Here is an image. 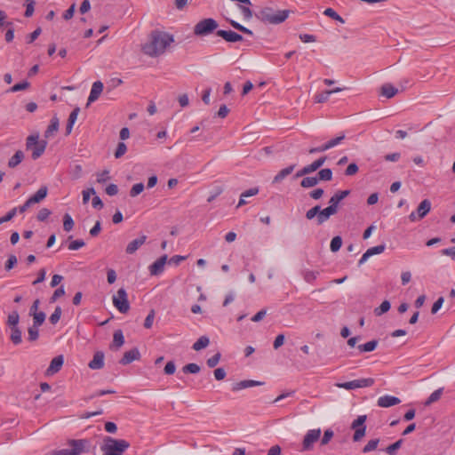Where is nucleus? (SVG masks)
I'll return each mask as SVG.
<instances>
[{
  "label": "nucleus",
  "mask_w": 455,
  "mask_h": 455,
  "mask_svg": "<svg viewBox=\"0 0 455 455\" xmlns=\"http://www.w3.org/2000/svg\"><path fill=\"white\" fill-rule=\"evenodd\" d=\"M320 428L308 430L302 443L303 451L311 450L313 448V444L320 438Z\"/></svg>",
  "instance_id": "10"
},
{
  "label": "nucleus",
  "mask_w": 455,
  "mask_h": 455,
  "mask_svg": "<svg viewBox=\"0 0 455 455\" xmlns=\"http://www.w3.org/2000/svg\"><path fill=\"white\" fill-rule=\"evenodd\" d=\"M146 239H147L146 235H141L140 238H137V239L132 241L131 243H129L126 247V250H125L126 253H128V254L134 253L139 249V247H140L142 244H144V243L146 242Z\"/></svg>",
  "instance_id": "21"
},
{
  "label": "nucleus",
  "mask_w": 455,
  "mask_h": 455,
  "mask_svg": "<svg viewBox=\"0 0 455 455\" xmlns=\"http://www.w3.org/2000/svg\"><path fill=\"white\" fill-rule=\"evenodd\" d=\"M140 354L138 348L134 347L129 351H126L120 360V363L126 365L133 362L134 360L140 359Z\"/></svg>",
  "instance_id": "16"
},
{
  "label": "nucleus",
  "mask_w": 455,
  "mask_h": 455,
  "mask_svg": "<svg viewBox=\"0 0 455 455\" xmlns=\"http://www.w3.org/2000/svg\"><path fill=\"white\" fill-rule=\"evenodd\" d=\"M345 139V135L342 134L341 136H339L337 138H334L331 140H329L327 143L324 144V148L328 149L335 147L336 145L339 144L343 140Z\"/></svg>",
  "instance_id": "45"
},
{
  "label": "nucleus",
  "mask_w": 455,
  "mask_h": 455,
  "mask_svg": "<svg viewBox=\"0 0 455 455\" xmlns=\"http://www.w3.org/2000/svg\"><path fill=\"white\" fill-rule=\"evenodd\" d=\"M103 91V84L100 81H96L92 84L91 92L88 98V103L95 101Z\"/></svg>",
  "instance_id": "18"
},
{
  "label": "nucleus",
  "mask_w": 455,
  "mask_h": 455,
  "mask_svg": "<svg viewBox=\"0 0 455 455\" xmlns=\"http://www.w3.org/2000/svg\"><path fill=\"white\" fill-rule=\"evenodd\" d=\"M129 447L130 443L126 440L106 436L100 449L104 455H123Z\"/></svg>",
  "instance_id": "3"
},
{
  "label": "nucleus",
  "mask_w": 455,
  "mask_h": 455,
  "mask_svg": "<svg viewBox=\"0 0 455 455\" xmlns=\"http://www.w3.org/2000/svg\"><path fill=\"white\" fill-rule=\"evenodd\" d=\"M16 263H17L16 256L15 255L9 256V258L5 263V270L6 271L11 270L15 266Z\"/></svg>",
  "instance_id": "62"
},
{
  "label": "nucleus",
  "mask_w": 455,
  "mask_h": 455,
  "mask_svg": "<svg viewBox=\"0 0 455 455\" xmlns=\"http://www.w3.org/2000/svg\"><path fill=\"white\" fill-rule=\"evenodd\" d=\"M357 172H358L357 164L355 163H352L347 167V169L345 171V174L347 176H352V175L355 174Z\"/></svg>",
  "instance_id": "60"
},
{
  "label": "nucleus",
  "mask_w": 455,
  "mask_h": 455,
  "mask_svg": "<svg viewBox=\"0 0 455 455\" xmlns=\"http://www.w3.org/2000/svg\"><path fill=\"white\" fill-rule=\"evenodd\" d=\"M108 174H109V172L107 170H105L102 172L99 173L97 175V182H99V183H105L107 180H109Z\"/></svg>",
  "instance_id": "64"
},
{
  "label": "nucleus",
  "mask_w": 455,
  "mask_h": 455,
  "mask_svg": "<svg viewBox=\"0 0 455 455\" xmlns=\"http://www.w3.org/2000/svg\"><path fill=\"white\" fill-rule=\"evenodd\" d=\"M443 388L441 387V388H438L436 389L435 391H434L430 395L429 397L426 400V402L424 403L425 406H429L431 405L432 403L437 402L442 395H443Z\"/></svg>",
  "instance_id": "28"
},
{
  "label": "nucleus",
  "mask_w": 455,
  "mask_h": 455,
  "mask_svg": "<svg viewBox=\"0 0 455 455\" xmlns=\"http://www.w3.org/2000/svg\"><path fill=\"white\" fill-rule=\"evenodd\" d=\"M294 165H290L282 171H280L274 178V182L277 183L280 182L283 179H284L286 176L291 174L294 169Z\"/></svg>",
  "instance_id": "29"
},
{
  "label": "nucleus",
  "mask_w": 455,
  "mask_h": 455,
  "mask_svg": "<svg viewBox=\"0 0 455 455\" xmlns=\"http://www.w3.org/2000/svg\"><path fill=\"white\" fill-rule=\"evenodd\" d=\"M144 189L143 183H137L132 186V188L130 190V196H136L139 194H140Z\"/></svg>",
  "instance_id": "51"
},
{
  "label": "nucleus",
  "mask_w": 455,
  "mask_h": 455,
  "mask_svg": "<svg viewBox=\"0 0 455 455\" xmlns=\"http://www.w3.org/2000/svg\"><path fill=\"white\" fill-rule=\"evenodd\" d=\"M172 41V37L167 34L154 31L151 34V40L142 46V51L148 56L156 57L164 53Z\"/></svg>",
  "instance_id": "1"
},
{
  "label": "nucleus",
  "mask_w": 455,
  "mask_h": 455,
  "mask_svg": "<svg viewBox=\"0 0 455 455\" xmlns=\"http://www.w3.org/2000/svg\"><path fill=\"white\" fill-rule=\"evenodd\" d=\"M379 443V439L378 438L370 440L368 443L363 447V452L367 453L371 451H374L375 449H377Z\"/></svg>",
  "instance_id": "39"
},
{
  "label": "nucleus",
  "mask_w": 455,
  "mask_h": 455,
  "mask_svg": "<svg viewBox=\"0 0 455 455\" xmlns=\"http://www.w3.org/2000/svg\"><path fill=\"white\" fill-rule=\"evenodd\" d=\"M126 150H127V147H126L125 143L119 142L117 145L116 150L115 152V157L116 158L122 157L125 154Z\"/></svg>",
  "instance_id": "48"
},
{
  "label": "nucleus",
  "mask_w": 455,
  "mask_h": 455,
  "mask_svg": "<svg viewBox=\"0 0 455 455\" xmlns=\"http://www.w3.org/2000/svg\"><path fill=\"white\" fill-rule=\"evenodd\" d=\"M154 317H155V311L152 309L145 319V322H144L145 328H147V329L151 328V326L153 324Z\"/></svg>",
  "instance_id": "58"
},
{
  "label": "nucleus",
  "mask_w": 455,
  "mask_h": 455,
  "mask_svg": "<svg viewBox=\"0 0 455 455\" xmlns=\"http://www.w3.org/2000/svg\"><path fill=\"white\" fill-rule=\"evenodd\" d=\"M289 10L275 11L272 7H262L255 16L265 24H280L289 16Z\"/></svg>",
  "instance_id": "2"
},
{
  "label": "nucleus",
  "mask_w": 455,
  "mask_h": 455,
  "mask_svg": "<svg viewBox=\"0 0 455 455\" xmlns=\"http://www.w3.org/2000/svg\"><path fill=\"white\" fill-rule=\"evenodd\" d=\"M366 419V415H360L353 421L351 427L355 429V434L353 436L354 442L360 441L365 435L366 426L364 423Z\"/></svg>",
  "instance_id": "7"
},
{
  "label": "nucleus",
  "mask_w": 455,
  "mask_h": 455,
  "mask_svg": "<svg viewBox=\"0 0 455 455\" xmlns=\"http://www.w3.org/2000/svg\"><path fill=\"white\" fill-rule=\"evenodd\" d=\"M430 208H431V203L427 199L423 200L419 204V205L418 206V209H417V213L419 215V219L424 218L429 212Z\"/></svg>",
  "instance_id": "22"
},
{
  "label": "nucleus",
  "mask_w": 455,
  "mask_h": 455,
  "mask_svg": "<svg viewBox=\"0 0 455 455\" xmlns=\"http://www.w3.org/2000/svg\"><path fill=\"white\" fill-rule=\"evenodd\" d=\"M124 343V338L121 330H117L114 332L112 348L118 349Z\"/></svg>",
  "instance_id": "24"
},
{
  "label": "nucleus",
  "mask_w": 455,
  "mask_h": 455,
  "mask_svg": "<svg viewBox=\"0 0 455 455\" xmlns=\"http://www.w3.org/2000/svg\"><path fill=\"white\" fill-rule=\"evenodd\" d=\"M30 86V84L28 81H22L21 83L14 84L11 89L10 92H16L19 91L26 90Z\"/></svg>",
  "instance_id": "44"
},
{
  "label": "nucleus",
  "mask_w": 455,
  "mask_h": 455,
  "mask_svg": "<svg viewBox=\"0 0 455 455\" xmlns=\"http://www.w3.org/2000/svg\"><path fill=\"white\" fill-rule=\"evenodd\" d=\"M230 24H231V26L234 28H235V29H237V30H239V31H241V32H243L244 34H247V35H250V36L252 35V31L251 30L246 28L245 27L242 26L241 24L237 23L236 21L230 20Z\"/></svg>",
  "instance_id": "52"
},
{
  "label": "nucleus",
  "mask_w": 455,
  "mask_h": 455,
  "mask_svg": "<svg viewBox=\"0 0 455 455\" xmlns=\"http://www.w3.org/2000/svg\"><path fill=\"white\" fill-rule=\"evenodd\" d=\"M47 146L45 140H39L38 134L29 135L26 140V149L32 150L31 157L36 160L39 158L44 152Z\"/></svg>",
  "instance_id": "5"
},
{
  "label": "nucleus",
  "mask_w": 455,
  "mask_h": 455,
  "mask_svg": "<svg viewBox=\"0 0 455 455\" xmlns=\"http://www.w3.org/2000/svg\"><path fill=\"white\" fill-rule=\"evenodd\" d=\"M326 158L327 157L325 156H322V157L318 158L317 160L314 161L312 164H310L307 166H304L302 169H300L299 171L297 172V173L295 174V177L296 178L303 177V176H306L309 173L315 172L324 164V162L326 161Z\"/></svg>",
  "instance_id": "11"
},
{
  "label": "nucleus",
  "mask_w": 455,
  "mask_h": 455,
  "mask_svg": "<svg viewBox=\"0 0 455 455\" xmlns=\"http://www.w3.org/2000/svg\"><path fill=\"white\" fill-rule=\"evenodd\" d=\"M59 129V119L57 116H53L51 120L50 125L47 127L44 137L49 138L53 135L54 132H56Z\"/></svg>",
  "instance_id": "27"
},
{
  "label": "nucleus",
  "mask_w": 455,
  "mask_h": 455,
  "mask_svg": "<svg viewBox=\"0 0 455 455\" xmlns=\"http://www.w3.org/2000/svg\"><path fill=\"white\" fill-rule=\"evenodd\" d=\"M50 215H51V211L46 208H43L37 213V220L39 221H44L49 218Z\"/></svg>",
  "instance_id": "55"
},
{
  "label": "nucleus",
  "mask_w": 455,
  "mask_h": 455,
  "mask_svg": "<svg viewBox=\"0 0 455 455\" xmlns=\"http://www.w3.org/2000/svg\"><path fill=\"white\" fill-rule=\"evenodd\" d=\"M68 444L71 449L54 450L48 455H81L89 451L90 442L87 439H70Z\"/></svg>",
  "instance_id": "4"
},
{
  "label": "nucleus",
  "mask_w": 455,
  "mask_h": 455,
  "mask_svg": "<svg viewBox=\"0 0 455 455\" xmlns=\"http://www.w3.org/2000/svg\"><path fill=\"white\" fill-rule=\"evenodd\" d=\"M401 400L396 396L383 395L378 399L377 404L382 408H388L396 404H399Z\"/></svg>",
  "instance_id": "14"
},
{
  "label": "nucleus",
  "mask_w": 455,
  "mask_h": 455,
  "mask_svg": "<svg viewBox=\"0 0 455 455\" xmlns=\"http://www.w3.org/2000/svg\"><path fill=\"white\" fill-rule=\"evenodd\" d=\"M318 183L317 177H305L301 182L300 186L305 188H313Z\"/></svg>",
  "instance_id": "32"
},
{
  "label": "nucleus",
  "mask_w": 455,
  "mask_h": 455,
  "mask_svg": "<svg viewBox=\"0 0 455 455\" xmlns=\"http://www.w3.org/2000/svg\"><path fill=\"white\" fill-rule=\"evenodd\" d=\"M218 36L222 37L225 41L229 43H235L242 41L243 38L241 35L232 31V30H218L216 32Z\"/></svg>",
  "instance_id": "13"
},
{
  "label": "nucleus",
  "mask_w": 455,
  "mask_h": 455,
  "mask_svg": "<svg viewBox=\"0 0 455 455\" xmlns=\"http://www.w3.org/2000/svg\"><path fill=\"white\" fill-rule=\"evenodd\" d=\"M64 294H65V291H64L63 286L59 287L58 289H56L54 291L52 296L51 297V302H54L56 299H58Z\"/></svg>",
  "instance_id": "63"
},
{
  "label": "nucleus",
  "mask_w": 455,
  "mask_h": 455,
  "mask_svg": "<svg viewBox=\"0 0 455 455\" xmlns=\"http://www.w3.org/2000/svg\"><path fill=\"white\" fill-rule=\"evenodd\" d=\"M317 179L319 180L329 181L332 179V172L330 168L322 169L317 173Z\"/></svg>",
  "instance_id": "31"
},
{
  "label": "nucleus",
  "mask_w": 455,
  "mask_h": 455,
  "mask_svg": "<svg viewBox=\"0 0 455 455\" xmlns=\"http://www.w3.org/2000/svg\"><path fill=\"white\" fill-rule=\"evenodd\" d=\"M374 384V379L372 378H363L359 379H355L352 381L339 383L337 386L339 387L345 388L347 390H352L361 387H371Z\"/></svg>",
  "instance_id": "8"
},
{
  "label": "nucleus",
  "mask_w": 455,
  "mask_h": 455,
  "mask_svg": "<svg viewBox=\"0 0 455 455\" xmlns=\"http://www.w3.org/2000/svg\"><path fill=\"white\" fill-rule=\"evenodd\" d=\"M33 320H34V323H33V325L35 326H41L44 320H45V314L42 311L40 312H34L33 314Z\"/></svg>",
  "instance_id": "33"
},
{
  "label": "nucleus",
  "mask_w": 455,
  "mask_h": 455,
  "mask_svg": "<svg viewBox=\"0 0 455 455\" xmlns=\"http://www.w3.org/2000/svg\"><path fill=\"white\" fill-rule=\"evenodd\" d=\"M39 332H38V327L33 325L32 327L28 328V339L30 341H35L38 339Z\"/></svg>",
  "instance_id": "50"
},
{
  "label": "nucleus",
  "mask_w": 455,
  "mask_h": 455,
  "mask_svg": "<svg viewBox=\"0 0 455 455\" xmlns=\"http://www.w3.org/2000/svg\"><path fill=\"white\" fill-rule=\"evenodd\" d=\"M63 364V355L55 356L47 370H59Z\"/></svg>",
  "instance_id": "34"
},
{
  "label": "nucleus",
  "mask_w": 455,
  "mask_h": 455,
  "mask_svg": "<svg viewBox=\"0 0 455 455\" xmlns=\"http://www.w3.org/2000/svg\"><path fill=\"white\" fill-rule=\"evenodd\" d=\"M377 345H378V340L373 339L365 344L359 345L357 347V348L361 353L371 352L376 348Z\"/></svg>",
  "instance_id": "30"
},
{
  "label": "nucleus",
  "mask_w": 455,
  "mask_h": 455,
  "mask_svg": "<svg viewBox=\"0 0 455 455\" xmlns=\"http://www.w3.org/2000/svg\"><path fill=\"white\" fill-rule=\"evenodd\" d=\"M61 315V308L60 307H57L54 310V312L51 315L49 320L52 324H56Z\"/></svg>",
  "instance_id": "49"
},
{
  "label": "nucleus",
  "mask_w": 455,
  "mask_h": 455,
  "mask_svg": "<svg viewBox=\"0 0 455 455\" xmlns=\"http://www.w3.org/2000/svg\"><path fill=\"white\" fill-rule=\"evenodd\" d=\"M263 384H264L263 382L251 380V379L241 380V381L234 384L232 390L238 391V390H241L243 388H248V387H256V386H261Z\"/></svg>",
  "instance_id": "19"
},
{
  "label": "nucleus",
  "mask_w": 455,
  "mask_h": 455,
  "mask_svg": "<svg viewBox=\"0 0 455 455\" xmlns=\"http://www.w3.org/2000/svg\"><path fill=\"white\" fill-rule=\"evenodd\" d=\"M167 260V255H163L156 259L150 267L149 271L152 275H159L164 271V265Z\"/></svg>",
  "instance_id": "15"
},
{
  "label": "nucleus",
  "mask_w": 455,
  "mask_h": 455,
  "mask_svg": "<svg viewBox=\"0 0 455 455\" xmlns=\"http://www.w3.org/2000/svg\"><path fill=\"white\" fill-rule=\"evenodd\" d=\"M331 94V92L325 91L322 93H319L315 96V101L316 103H323L327 101L329 95Z\"/></svg>",
  "instance_id": "53"
},
{
  "label": "nucleus",
  "mask_w": 455,
  "mask_h": 455,
  "mask_svg": "<svg viewBox=\"0 0 455 455\" xmlns=\"http://www.w3.org/2000/svg\"><path fill=\"white\" fill-rule=\"evenodd\" d=\"M74 228V221L71 216L66 213L63 217V229L66 232H69Z\"/></svg>",
  "instance_id": "36"
},
{
  "label": "nucleus",
  "mask_w": 455,
  "mask_h": 455,
  "mask_svg": "<svg viewBox=\"0 0 455 455\" xmlns=\"http://www.w3.org/2000/svg\"><path fill=\"white\" fill-rule=\"evenodd\" d=\"M385 244H379L374 247H371L366 251V252L369 254V256H372L374 254H379L382 253L385 251Z\"/></svg>",
  "instance_id": "47"
},
{
  "label": "nucleus",
  "mask_w": 455,
  "mask_h": 455,
  "mask_svg": "<svg viewBox=\"0 0 455 455\" xmlns=\"http://www.w3.org/2000/svg\"><path fill=\"white\" fill-rule=\"evenodd\" d=\"M24 159V153L21 150H17L12 158L8 161L9 168H15Z\"/></svg>",
  "instance_id": "25"
},
{
  "label": "nucleus",
  "mask_w": 455,
  "mask_h": 455,
  "mask_svg": "<svg viewBox=\"0 0 455 455\" xmlns=\"http://www.w3.org/2000/svg\"><path fill=\"white\" fill-rule=\"evenodd\" d=\"M88 366L91 369H100L104 366V353L102 351H97L92 360L89 363Z\"/></svg>",
  "instance_id": "20"
},
{
  "label": "nucleus",
  "mask_w": 455,
  "mask_h": 455,
  "mask_svg": "<svg viewBox=\"0 0 455 455\" xmlns=\"http://www.w3.org/2000/svg\"><path fill=\"white\" fill-rule=\"evenodd\" d=\"M11 339L14 344L21 342V331L18 327H13L12 329Z\"/></svg>",
  "instance_id": "40"
},
{
  "label": "nucleus",
  "mask_w": 455,
  "mask_h": 455,
  "mask_svg": "<svg viewBox=\"0 0 455 455\" xmlns=\"http://www.w3.org/2000/svg\"><path fill=\"white\" fill-rule=\"evenodd\" d=\"M46 195H47V188L42 187L36 191V193L35 195H33L32 196H30L28 198V203H31L32 204L39 203L46 196Z\"/></svg>",
  "instance_id": "23"
},
{
  "label": "nucleus",
  "mask_w": 455,
  "mask_h": 455,
  "mask_svg": "<svg viewBox=\"0 0 455 455\" xmlns=\"http://www.w3.org/2000/svg\"><path fill=\"white\" fill-rule=\"evenodd\" d=\"M218 28V23L212 18L200 20L194 28V34L197 36H204L213 32Z\"/></svg>",
  "instance_id": "6"
},
{
  "label": "nucleus",
  "mask_w": 455,
  "mask_h": 455,
  "mask_svg": "<svg viewBox=\"0 0 455 455\" xmlns=\"http://www.w3.org/2000/svg\"><path fill=\"white\" fill-rule=\"evenodd\" d=\"M318 215H319V205H315V206L312 207L306 212V218L308 220H311L314 218L317 219Z\"/></svg>",
  "instance_id": "46"
},
{
  "label": "nucleus",
  "mask_w": 455,
  "mask_h": 455,
  "mask_svg": "<svg viewBox=\"0 0 455 455\" xmlns=\"http://www.w3.org/2000/svg\"><path fill=\"white\" fill-rule=\"evenodd\" d=\"M342 245V239L339 235L334 236L332 240L331 241V250L333 252L338 251Z\"/></svg>",
  "instance_id": "38"
},
{
  "label": "nucleus",
  "mask_w": 455,
  "mask_h": 455,
  "mask_svg": "<svg viewBox=\"0 0 455 455\" xmlns=\"http://www.w3.org/2000/svg\"><path fill=\"white\" fill-rule=\"evenodd\" d=\"M332 436H333V431L332 430H331V429L325 430L324 434H323V438L321 440V444L322 445L327 444L331 441Z\"/></svg>",
  "instance_id": "56"
},
{
  "label": "nucleus",
  "mask_w": 455,
  "mask_h": 455,
  "mask_svg": "<svg viewBox=\"0 0 455 455\" xmlns=\"http://www.w3.org/2000/svg\"><path fill=\"white\" fill-rule=\"evenodd\" d=\"M209 344V339L205 336H202L199 338L193 345V348L195 350H200L202 348H204Z\"/></svg>",
  "instance_id": "35"
},
{
  "label": "nucleus",
  "mask_w": 455,
  "mask_h": 455,
  "mask_svg": "<svg viewBox=\"0 0 455 455\" xmlns=\"http://www.w3.org/2000/svg\"><path fill=\"white\" fill-rule=\"evenodd\" d=\"M350 194V190L337 191L329 200V204L339 210V203Z\"/></svg>",
  "instance_id": "17"
},
{
  "label": "nucleus",
  "mask_w": 455,
  "mask_h": 455,
  "mask_svg": "<svg viewBox=\"0 0 455 455\" xmlns=\"http://www.w3.org/2000/svg\"><path fill=\"white\" fill-rule=\"evenodd\" d=\"M83 246H84V242L83 240H75L68 244V249L71 251H76L82 248Z\"/></svg>",
  "instance_id": "59"
},
{
  "label": "nucleus",
  "mask_w": 455,
  "mask_h": 455,
  "mask_svg": "<svg viewBox=\"0 0 455 455\" xmlns=\"http://www.w3.org/2000/svg\"><path fill=\"white\" fill-rule=\"evenodd\" d=\"M317 275L318 273L317 272H315V271H307L305 274H304V279L306 282L307 283H313L316 277H317Z\"/></svg>",
  "instance_id": "61"
},
{
  "label": "nucleus",
  "mask_w": 455,
  "mask_h": 455,
  "mask_svg": "<svg viewBox=\"0 0 455 455\" xmlns=\"http://www.w3.org/2000/svg\"><path fill=\"white\" fill-rule=\"evenodd\" d=\"M402 443L403 440L400 439L395 443H392L391 445L387 446L385 451L387 454L394 455L395 452L401 447Z\"/></svg>",
  "instance_id": "42"
},
{
  "label": "nucleus",
  "mask_w": 455,
  "mask_h": 455,
  "mask_svg": "<svg viewBox=\"0 0 455 455\" xmlns=\"http://www.w3.org/2000/svg\"><path fill=\"white\" fill-rule=\"evenodd\" d=\"M113 303L119 312L125 314L130 309V304L127 299V293L124 288L117 291V297L113 298Z\"/></svg>",
  "instance_id": "9"
},
{
  "label": "nucleus",
  "mask_w": 455,
  "mask_h": 455,
  "mask_svg": "<svg viewBox=\"0 0 455 455\" xmlns=\"http://www.w3.org/2000/svg\"><path fill=\"white\" fill-rule=\"evenodd\" d=\"M19 314L16 311H13L8 315V324L16 327L19 323Z\"/></svg>",
  "instance_id": "54"
},
{
  "label": "nucleus",
  "mask_w": 455,
  "mask_h": 455,
  "mask_svg": "<svg viewBox=\"0 0 455 455\" xmlns=\"http://www.w3.org/2000/svg\"><path fill=\"white\" fill-rule=\"evenodd\" d=\"M338 212V211L329 204L328 207L324 209H321V206L319 205V215L317 216V224L321 225L327 221L331 215H334Z\"/></svg>",
  "instance_id": "12"
},
{
  "label": "nucleus",
  "mask_w": 455,
  "mask_h": 455,
  "mask_svg": "<svg viewBox=\"0 0 455 455\" xmlns=\"http://www.w3.org/2000/svg\"><path fill=\"white\" fill-rule=\"evenodd\" d=\"M220 358V354L217 353L207 360V365L209 368H213L217 365Z\"/></svg>",
  "instance_id": "57"
},
{
  "label": "nucleus",
  "mask_w": 455,
  "mask_h": 455,
  "mask_svg": "<svg viewBox=\"0 0 455 455\" xmlns=\"http://www.w3.org/2000/svg\"><path fill=\"white\" fill-rule=\"evenodd\" d=\"M35 0H26V11H25V17H31L35 11Z\"/></svg>",
  "instance_id": "43"
},
{
  "label": "nucleus",
  "mask_w": 455,
  "mask_h": 455,
  "mask_svg": "<svg viewBox=\"0 0 455 455\" xmlns=\"http://www.w3.org/2000/svg\"><path fill=\"white\" fill-rule=\"evenodd\" d=\"M323 14L335 20H338L341 23H344V20L341 16H339L333 9L331 8H327L324 12H323Z\"/></svg>",
  "instance_id": "41"
},
{
  "label": "nucleus",
  "mask_w": 455,
  "mask_h": 455,
  "mask_svg": "<svg viewBox=\"0 0 455 455\" xmlns=\"http://www.w3.org/2000/svg\"><path fill=\"white\" fill-rule=\"evenodd\" d=\"M398 90L390 84H385L381 86V95L387 99L394 97Z\"/></svg>",
  "instance_id": "26"
},
{
  "label": "nucleus",
  "mask_w": 455,
  "mask_h": 455,
  "mask_svg": "<svg viewBox=\"0 0 455 455\" xmlns=\"http://www.w3.org/2000/svg\"><path fill=\"white\" fill-rule=\"evenodd\" d=\"M390 309V302L388 300H384L380 306L375 308L374 313L376 315H381L387 313Z\"/></svg>",
  "instance_id": "37"
}]
</instances>
